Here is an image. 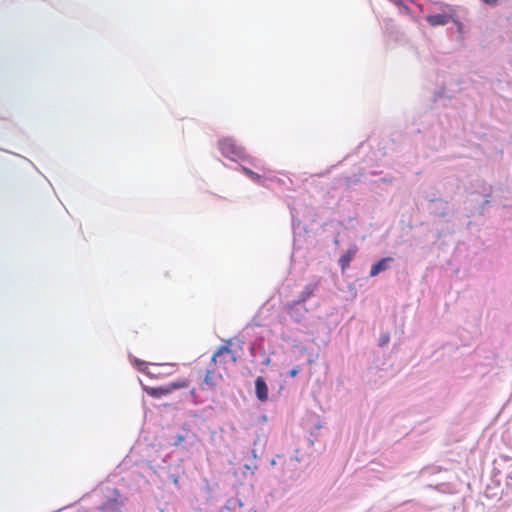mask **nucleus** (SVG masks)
<instances>
[{"label": "nucleus", "mask_w": 512, "mask_h": 512, "mask_svg": "<svg viewBox=\"0 0 512 512\" xmlns=\"http://www.w3.org/2000/svg\"><path fill=\"white\" fill-rule=\"evenodd\" d=\"M231 344L232 342L229 340L225 345L216 349L210 360L211 366L222 367L224 370H226V365L228 363L235 364L237 362V356L235 352L230 348Z\"/></svg>", "instance_id": "nucleus-1"}, {"label": "nucleus", "mask_w": 512, "mask_h": 512, "mask_svg": "<svg viewBox=\"0 0 512 512\" xmlns=\"http://www.w3.org/2000/svg\"><path fill=\"white\" fill-rule=\"evenodd\" d=\"M217 366H211V362L206 369H199L198 374L201 377L200 388L202 390L215 389L222 381L223 376L220 372L216 371Z\"/></svg>", "instance_id": "nucleus-2"}, {"label": "nucleus", "mask_w": 512, "mask_h": 512, "mask_svg": "<svg viewBox=\"0 0 512 512\" xmlns=\"http://www.w3.org/2000/svg\"><path fill=\"white\" fill-rule=\"evenodd\" d=\"M188 386L189 381L187 379H180L176 382H171L159 387L145 386L144 391L153 398H161L163 396L171 394L175 390L187 388Z\"/></svg>", "instance_id": "nucleus-3"}, {"label": "nucleus", "mask_w": 512, "mask_h": 512, "mask_svg": "<svg viewBox=\"0 0 512 512\" xmlns=\"http://www.w3.org/2000/svg\"><path fill=\"white\" fill-rule=\"evenodd\" d=\"M219 149L224 157L234 161L244 157V149L231 138L220 140Z\"/></svg>", "instance_id": "nucleus-4"}, {"label": "nucleus", "mask_w": 512, "mask_h": 512, "mask_svg": "<svg viewBox=\"0 0 512 512\" xmlns=\"http://www.w3.org/2000/svg\"><path fill=\"white\" fill-rule=\"evenodd\" d=\"M122 506L123 503L117 498H109L99 506V510L102 512H121Z\"/></svg>", "instance_id": "nucleus-5"}, {"label": "nucleus", "mask_w": 512, "mask_h": 512, "mask_svg": "<svg viewBox=\"0 0 512 512\" xmlns=\"http://www.w3.org/2000/svg\"><path fill=\"white\" fill-rule=\"evenodd\" d=\"M452 16L448 13H438L426 16V21L431 26H442L451 20Z\"/></svg>", "instance_id": "nucleus-6"}, {"label": "nucleus", "mask_w": 512, "mask_h": 512, "mask_svg": "<svg viewBox=\"0 0 512 512\" xmlns=\"http://www.w3.org/2000/svg\"><path fill=\"white\" fill-rule=\"evenodd\" d=\"M255 392L257 398L264 402L268 399V388L263 377H257L255 380Z\"/></svg>", "instance_id": "nucleus-7"}, {"label": "nucleus", "mask_w": 512, "mask_h": 512, "mask_svg": "<svg viewBox=\"0 0 512 512\" xmlns=\"http://www.w3.org/2000/svg\"><path fill=\"white\" fill-rule=\"evenodd\" d=\"M357 253V247L352 245L338 260L341 270H346Z\"/></svg>", "instance_id": "nucleus-8"}, {"label": "nucleus", "mask_w": 512, "mask_h": 512, "mask_svg": "<svg viewBox=\"0 0 512 512\" xmlns=\"http://www.w3.org/2000/svg\"><path fill=\"white\" fill-rule=\"evenodd\" d=\"M392 260L393 259L391 257L381 258L379 261L372 265L369 273L370 276L374 277L378 275L381 271L386 270L388 268V263L391 262Z\"/></svg>", "instance_id": "nucleus-9"}, {"label": "nucleus", "mask_w": 512, "mask_h": 512, "mask_svg": "<svg viewBox=\"0 0 512 512\" xmlns=\"http://www.w3.org/2000/svg\"><path fill=\"white\" fill-rule=\"evenodd\" d=\"M241 171L246 176H248L252 181L257 182V183H262V176L259 175L258 173L252 171L251 169H249L245 166H241Z\"/></svg>", "instance_id": "nucleus-10"}, {"label": "nucleus", "mask_w": 512, "mask_h": 512, "mask_svg": "<svg viewBox=\"0 0 512 512\" xmlns=\"http://www.w3.org/2000/svg\"><path fill=\"white\" fill-rule=\"evenodd\" d=\"M314 293V286L312 285H307L304 287L303 291L301 292L300 294V300L301 302H304L306 301L307 299H309Z\"/></svg>", "instance_id": "nucleus-11"}, {"label": "nucleus", "mask_w": 512, "mask_h": 512, "mask_svg": "<svg viewBox=\"0 0 512 512\" xmlns=\"http://www.w3.org/2000/svg\"><path fill=\"white\" fill-rule=\"evenodd\" d=\"M301 371V368L299 366H296L294 368H292L289 372H288V375L291 377V378H294L298 375V373Z\"/></svg>", "instance_id": "nucleus-12"}, {"label": "nucleus", "mask_w": 512, "mask_h": 512, "mask_svg": "<svg viewBox=\"0 0 512 512\" xmlns=\"http://www.w3.org/2000/svg\"><path fill=\"white\" fill-rule=\"evenodd\" d=\"M389 342V336L388 335H383L380 339V345H385Z\"/></svg>", "instance_id": "nucleus-13"}, {"label": "nucleus", "mask_w": 512, "mask_h": 512, "mask_svg": "<svg viewBox=\"0 0 512 512\" xmlns=\"http://www.w3.org/2000/svg\"><path fill=\"white\" fill-rule=\"evenodd\" d=\"M185 440V437L182 436V435H178L177 438H176V441L174 442V445H178L180 444L181 442H183Z\"/></svg>", "instance_id": "nucleus-14"}]
</instances>
